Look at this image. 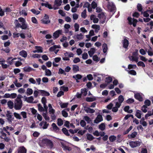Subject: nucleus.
<instances>
[{
  "label": "nucleus",
  "instance_id": "nucleus-1",
  "mask_svg": "<svg viewBox=\"0 0 153 153\" xmlns=\"http://www.w3.org/2000/svg\"><path fill=\"white\" fill-rule=\"evenodd\" d=\"M22 60V59L20 58L15 57L11 59L10 63V64H14L16 67L22 65L21 61Z\"/></svg>",
  "mask_w": 153,
  "mask_h": 153
},
{
  "label": "nucleus",
  "instance_id": "nucleus-2",
  "mask_svg": "<svg viewBox=\"0 0 153 153\" xmlns=\"http://www.w3.org/2000/svg\"><path fill=\"white\" fill-rule=\"evenodd\" d=\"M107 8L108 11L115 12L116 7L114 3L112 1H108L107 4Z\"/></svg>",
  "mask_w": 153,
  "mask_h": 153
},
{
  "label": "nucleus",
  "instance_id": "nucleus-3",
  "mask_svg": "<svg viewBox=\"0 0 153 153\" xmlns=\"http://www.w3.org/2000/svg\"><path fill=\"white\" fill-rule=\"evenodd\" d=\"M23 105L22 101L15 100L14 102V108L16 110L21 109Z\"/></svg>",
  "mask_w": 153,
  "mask_h": 153
},
{
  "label": "nucleus",
  "instance_id": "nucleus-4",
  "mask_svg": "<svg viewBox=\"0 0 153 153\" xmlns=\"http://www.w3.org/2000/svg\"><path fill=\"white\" fill-rule=\"evenodd\" d=\"M42 142L45 144L50 148H52L53 146V143L52 141L48 139H43L42 140Z\"/></svg>",
  "mask_w": 153,
  "mask_h": 153
},
{
  "label": "nucleus",
  "instance_id": "nucleus-5",
  "mask_svg": "<svg viewBox=\"0 0 153 153\" xmlns=\"http://www.w3.org/2000/svg\"><path fill=\"white\" fill-rule=\"evenodd\" d=\"M7 119L9 123H12V121L14 120V117H13L12 113L9 111H7L6 114Z\"/></svg>",
  "mask_w": 153,
  "mask_h": 153
},
{
  "label": "nucleus",
  "instance_id": "nucleus-6",
  "mask_svg": "<svg viewBox=\"0 0 153 153\" xmlns=\"http://www.w3.org/2000/svg\"><path fill=\"white\" fill-rule=\"evenodd\" d=\"M141 143L139 141H131L129 142L130 146L132 148H134L137 146H139L141 145Z\"/></svg>",
  "mask_w": 153,
  "mask_h": 153
},
{
  "label": "nucleus",
  "instance_id": "nucleus-7",
  "mask_svg": "<svg viewBox=\"0 0 153 153\" xmlns=\"http://www.w3.org/2000/svg\"><path fill=\"white\" fill-rule=\"evenodd\" d=\"M128 21L129 24L130 25H132L134 27H135L137 22V20L136 19H132L130 17H128Z\"/></svg>",
  "mask_w": 153,
  "mask_h": 153
},
{
  "label": "nucleus",
  "instance_id": "nucleus-8",
  "mask_svg": "<svg viewBox=\"0 0 153 153\" xmlns=\"http://www.w3.org/2000/svg\"><path fill=\"white\" fill-rule=\"evenodd\" d=\"M62 30H58L54 32L53 34V36L54 39L58 38L59 35L62 34Z\"/></svg>",
  "mask_w": 153,
  "mask_h": 153
},
{
  "label": "nucleus",
  "instance_id": "nucleus-9",
  "mask_svg": "<svg viewBox=\"0 0 153 153\" xmlns=\"http://www.w3.org/2000/svg\"><path fill=\"white\" fill-rule=\"evenodd\" d=\"M126 38V37H125L122 41L123 47L125 49L127 48L129 45V42Z\"/></svg>",
  "mask_w": 153,
  "mask_h": 153
},
{
  "label": "nucleus",
  "instance_id": "nucleus-10",
  "mask_svg": "<svg viewBox=\"0 0 153 153\" xmlns=\"http://www.w3.org/2000/svg\"><path fill=\"white\" fill-rule=\"evenodd\" d=\"M62 3L61 0H55L54 1V5L53 7L54 10H56L58 9V7H57L60 6Z\"/></svg>",
  "mask_w": 153,
  "mask_h": 153
},
{
  "label": "nucleus",
  "instance_id": "nucleus-11",
  "mask_svg": "<svg viewBox=\"0 0 153 153\" xmlns=\"http://www.w3.org/2000/svg\"><path fill=\"white\" fill-rule=\"evenodd\" d=\"M103 120V118L102 116L100 114L98 115L94 120V122L96 123H98L99 122Z\"/></svg>",
  "mask_w": 153,
  "mask_h": 153
},
{
  "label": "nucleus",
  "instance_id": "nucleus-12",
  "mask_svg": "<svg viewBox=\"0 0 153 153\" xmlns=\"http://www.w3.org/2000/svg\"><path fill=\"white\" fill-rule=\"evenodd\" d=\"M26 152L27 149L24 146H20L18 148L17 153H26Z\"/></svg>",
  "mask_w": 153,
  "mask_h": 153
},
{
  "label": "nucleus",
  "instance_id": "nucleus-13",
  "mask_svg": "<svg viewBox=\"0 0 153 153\" xmlns=\"http://www.w3.org/2000/svg\"><path fill=\"white\" fill-rule=\"evenodd\" d=\"M135 98L140 102L143 101V98L142 96L139 93H136L134 95Z\"/></svg>",
  "mask_w": 153,
  "mask_h": 153
},
{
  "label": "nucleus",
  "instance_id": "nucleus-14",
  "mask_svg": "<svg viewBox=\"0 0 153 153\" xmlns=\"http://www.w3.org/2000/svg\"><path fill=\"white\" fill-rule=\"evenodd\" d=\"M84 110L86 111L87 113L92 114L95 112V110L93 109H91L86 106L84 107Z\"/></svg>",
  "mask_w": 153,
  "mask_h": 153
},
{
  "label": "nucleus",
  "instance_id": "nucleus-15",
  "mask_svg": "<svg viewBox=\"0 0 153 153\" xmlns=\"http://www.w3.org/2000/svg\"><path fill=\"white\" fill-rule=\"evenodd\" d=\"M90 19L92 20L93 22L94 23L98 22L99 21L98 19L97 18L96 16L94 15H92L90 16Z\"/></svg>",
  "mask_w": 153,
  "mask_h": 153
},
{
  "label": "nucleus",
  "instance_id": "nucleus-16",
  "mask_svg": "<svg viewBox=\"0 0 153 153\" xmlns=\"http://www.w3.org/2000/svg\"><path fill=\"white\" fill-rule=\"evenodd\" d=\"M61 146L63 148L64 150H68L70 151L71 150V148L68 146H67L63 142L61 143Z\"/></svg>",
  "mask_w": 153,
  "mask_h": 153
},
{
  "label": "nucleus",
  "instance_id": "nucleus-17",
  "mask_svg": "<svg viewBox=\"0 0 153 153\" xmlns=\"http://www.w3.org/2000/svg\"><path fill=\"white\" fill-rule=\"evenodd\" d=\"M39 91L40 93L42 96H49L50 95V93L48 92L45 90H39Z\"/></svg>",
  "mask_w": 153,
  "mask_h": 153
},
{
  "label": "nucleus",
  "instance_id": "nucleus-18",
  "mask_svg": "<svg viewBox=\"0 0 153 153\" xmlns=\"http://www.w3.org/2000/svg\"><path fill=\"white\" fill-rule=\"evenodd\" d=\"M96 50L94 48H91L88 51V53L90 57H91L96 52Z\"/></svg>",
  "mask_w": 153,
  "mask_h": 153
},
{
  "label": "nucleus",
  "instance_id": "nucleus-19",
  "mask_svg": "<svg viewBox=\"0 0 153 153\" xmlns=\"http://www.w3.org/2000/svg\"><path fill=\"white\" fill-rule=\"evenodd\" d=\"M35 49L36 50L33 51V52L34 53H41L42 52V48L40 47L36 46Z\"/></svg>",
  "mask_w": 153,
  "mask_h": 153
},
{
  "label": "nucleus",
  "instance_id": "nucleus-20",
  "mask_svg": "<svg viewBox=\"0 0 153 153\" xmlns=\"http://www.w3.org/2000/svg\"><path fill=\"white\" fill-rule=\"evenodd\" d=\"M45 18L42 19L41 20L42 22L44 24H48L50 22V21L49 20L46 19L47 18H48V16L45 15Z\"/></svg>",
  "mask_w": 153,
  "mask_h": 153
},
{
  "label": "nucleus",
  "instance_id": "nucleus-21",
  "mask_svg": "<svg viewBox=\"0 0 153 153\" xmlns=\"http://www.w3.org/2000/svg\"><path fill=\"white\" fill-rule=\"evenodd\" d=\"M129 59L132 61H135L137 62L138 61V57L134 56H130L128 57Z\"/></svg>",
  "mask_w": 153,
  "mask_h": 153
},
{
  "label": "nucleus",
  "instance_id": "nucleus-22",
  "mask_svg": "<svg viewBox=\"0 0 153 153\" xmlns=\"http://www.w3.org/2000/svg\"><path fill=\"white\" fill-rule=\"evenodd\" d=\"M128 68L127 69H129V70H127L126 69V70L128 71V73L130 74L133 75H135L136 74V72L134 70H129L133 68Z\"/></svg>",
  "mask_w": 153,
  "mask_h": 153
},
{
  "label": "nucleus",
  "instance_id": "nucleus-23",
  "mask_svg": "<svg viewBox=\"0 0 153 153\" xmlns=\"http://www.w3.org/2000/svg\"><path fill=\"white\" fill-rule=\"evenodd\" d=\"M20 55L24 58H26L27 55V53L25 50H22L19 52Z\"/></svg>",
  "mask_w": 153,
  "mask_h": 153
},
{
  "label": "nucleus",
  "instance_id": "nucleus-24",
  "mask_svg": "<svg viewBox=\"0 0 153 153\" xmlns=\"http://www.w3.org/2000/svg\"><path fill=\"white\" fill-rule=\"evenodd\" d=\"M144 105H143V107L145 108H146V106L148 107L150 105L151 102L150 101L148 100H146L144 102Z\"/></svg>",
  "mask_w": 153,
  "mask_h": 153
},
{
  "label": "nucleus",
  "instance_id": "nucleus-25",
  "mask_svg": "<svg viewBox=\"0 0 153 153\" xmlns=\"http://www.w3.org/2000/svg\"><path fill=\"white\" fill-rule=\"evenodd\" d=\"M91 27L93 29H95V32L96 33H97L100 29V26L95 24L92 25Z\"/></svg>",
  "mask_w": 153,
  "mask_h": 153
},
{
  "label": "nucleus",
  "instance_id": "nucleus-26",
  "mask_svg": "<svg viewBox=\"0 0 153 153\" xmlns=\"http://www.w3.org/2000/svg\"><path fill=\"white\" fill-rule=\"evenodd\" d=\"M47 68H41L43 70H45V75L47 76H49L51 75V72L49 69H46Z\"/></svg>",
  "mask_w": 153,
  "mask_h": 153
},
{
  "label": "nucleus",
  "instance_id": "nucleus-27",
  "mask_svg": "<svg viewBox=\"0 0 153 153\" xmlns=\"http://www.w3.org/2000/svg\"><path fill=\"white\" fill-rule=\"evenodd\" d=\"M64 55L65 56L68 57V58L73 57L74 54L72 52H66L64 53Z\"/></svg>",
  "mask_w": 153,
  "mask_h": 153
},
{
  "label": "nucleus",
  "instance_id": "nucleus-28",
  "mask_svg": "<svg viewBox=\"0 0 153 153\" xmlns=\"http://www.w3.org/2000/svg\"><path fill=\"white\" fill-rule=\"evenodd\" d=\"M135 115L138 118L140 119L141 117V111L139 110H137Z\"/></svg>",
  "mask_w": 153,
  "mask_h": 153
},
{
  "label": "nucleus",
  "instance_id": "nucleus-29",
  "mask_svg": "<svg viewBox=\"0 0 153 153\" xmlns=\"http://www.w3.org/2000/svg\"><path fill=\"white\" fill-rule=\"evenodd\" d=\"M98 17L100 19H105L106 16L103 13H101L98 14Z\"/></svg>",
  "mask_w": 153,
  "mask_h": 153
},
{
  "label": "nucleus",
  "instance_id": "nucleus-30",
  "mask_svg": "<svg viewBox=\"0 0 153 153\" xmlns=\"http://www.w3.org/2000/svg\"><path fill=\"white\" fill-rule=\"evenodd\" d=\"M96 100V99L95 97H87L86 98V101L88 102H93Z\"/></svg>",
  "mask_w": 153,
  "mask_h": 153
},
{
  "label": "nucleus",
  "instance_id": "nucleus-31",
  "mask_svg": "<svg viewBox=\"0 0 153 153\" xmlns=\"http://www.w3.org/2000/svg\"><path fill=\"white\" fill-rule=\"evenodd\" d=\"M27 98H26V99H27ZM34 100V99L32 96H30L29 97H28L27 98V100L26 101L27 102L30 103H35L36 102H33V101Z\"/></svg>",
  "mask_w": 153,
  "mask_h": 153
},
{
  "label": "nucleus",
  "instance_id": "nucleus-32",
  "mask_svg": "<svg viewBox=\"0 0 153 153\" xmlns=\"http://www.w3.org/2000/svg\"><path fill=\"white\" fill-rule=\"evenodd\" d=\"M137 133L136 132L134 131L130 135H128V137L129 138H134L137 135Z\"/></svg>",
  "mask_w": 153,
  "mask_h": 153
},
{
  "label": "nucleus",
  "instance_id": "nucleus-33",
  "mask_svg": "<svg viewBox=\"0 0 153 153\" xmlns=\"http://www.w3.org/2000/svg\"><path fill=\"white\" fill-rule=\"evenodd\" d=\"M8 107L11 109H12L13 107L14 104L13 102L10 100L7 103Z\"/></svg>",
  "mask_w": 153,
  "mask_h": 153
},
{
  "label": "nucleus",
  "instance_id": "nucleus-34",
  "mask_svg": "<svg viewBox=\"0 0 153 153\" xmlns=\"http://www.w3.org/2000/svg\"><path fill=\"white\" fill-rule=\"evenodd\" d=\"M41 5L42 6H45L46 7H48L50 9H52V7L51 4L47 3H42Z\"/></svg>",
  "mask_w": 153,
  "mask_h": 153
},
{
  "label": "nucleus",
  "instance_id": "nucleus-35",
  "mask_svg": "<svg viewBox=\"0 0 153 153\" xmlns=\"http://www.w3.org/2000/svg\"><path fill=\"white\" fill-rule=\"evenodd\" d=\"M71 26L68 24H65V25L64 27L65 29V33H67L68 32V29L70 28Z\"/></svg>",
  "mask_w": 153,
  "mask_h": 153
},
{
  "label": "nucleus",
  "instance_id": "nucleus-36",
  "mask_svg": "<svg viewBox=\"0 0 153 153\" xmlns=\"http://www.w3.org/2000/svg\"><path fill=\"white\" fill-rule=\"evenodd\" d=\"M62 131L63 133L67 136H69L70 134H69L68 130L65 128H63L62 129Z\"/></svg>",
  "mask_w": 153,
  "mask_h": 153
},
{
  "label": "nucleus",
  "instance_id": "nucleus-37",
  "mask_svg": "<svg viewBox=\"0 0 153 153\" xmlns=\"http://www.w3.org/2000/svg\"><path fill=\"white\" fill-rule=\"evenodd\" d=\"M52 126L53 127V130L55 131H59V128L57 126L55 123H53L52 124Z\"/></svg>",
  "mask_w": 153,
  "mask_h": 153
},
{
  "label": "nucleus",
  "instance_id": "nucleus-38",
  "mask_svg": "<svg viewBox=\"0 0 153 153\" xmlns=\"http://www.w3.org/2000/svg\"><path fill=\"white\" fill-rule=\"evenodd\" d=\"M28 25L25 22L22 24V25H20V27L22 29H25L27 28Z\"/></svg>",
  "mask_w": 153,
  "mask_h": 153
},
{
  "label": "nucleus",
  "instance_id": "nucleus-39",
  "mask_svg": "<svg viewBox=\"0 0 153 153\" xmlns=\"http://www.w3.org/2000/svg\"><path fill=\"white\" fill-rule=\"evenodd\" d=\"M87 139L90 141H91L94 139V137L91 134H87Z\"/></svg>",
  "mask_w": 153,
  "mask_h": 153
},
{
  "label": "nucleus",
  "instance_id": "nucleus-40",
  "mask_svg": "<svg viewBox=\"0 0 153 153\" xmlns=\"http://www.w3.org/2000/svg\"><path fill=\"white\" fill-rule=\"evenodd\" d=\"M117 137L114 135H111L109 137V140L111 142H113L116 140Z\"/></svg>",
  "mask_w": 153,
  "mask_h": 153
},
{
  "label": "nucleus",
  "instance_id": "nucleus-41",
  "mask_svg": "<svg viewBox=\"0 0 153 153\" xmlns=\"http://www.w3.org/2000/svg\"><path fill=\"white\" fill-rule=\"evenodd\" d=\"M149 49L147 53L149 55L152 56L153 55V51L151 47L149 46Z\"/></svg>",
  "mask_w": 153,
  "mask_h": 153
},
{
  "label": "nucleus",
  "instance_id": "nucleus-42",
  "mask_svg": "<svg viewBox=\"0 0 153 153\" xmlns=\"http://www.w3.org/2000/svg\"><path fill=\"white\" fill-rule=\"evenodd\" d=\"M99 128L101 131H103L105 128V125L104 123H101L99 126Z\"/></svg>",
  "mask_w": 153,
  "mask_h": 153
},
{
  "label": "nucleus",
  "instance_id": "nucleus-43",
  "mask_svg": "<svg viewBox=\"0 0 153 153\" xmlns=\"http://www.w3.org/2000/svg\"><path fill=\"white\" fill-rule=\"evenodd\" d=\"M103 51L104 53H105L107 50V46L106 44L104 43L102 45Z\"/></svg>",
  "mask_w": 153,
  "mask_h": 153
},
{
  "label": "nucleus",
  "instance_id": "nucleus-44",
  "mask_svg": "<svg viewBox=\"0 0 153 153\" xmlns=\"http://www.w3.org/2000/svg\"><path fill=\"white\" fill-rule=\"evenodd\" d=\"M30 10L33 14L36 15H38L40 13V11L33 9H31Z\"/></svg>",
  "mask_w": 153,
  "mask_h": 153
},
{
  "label": "nucleus",
  "instance_id": "nucleus-45",
  "mask_svg": "<svg viewBox=\"0 0 153 153\" xmlns=\"http://www.w3.org/2000/svg\"><path fill=\"white\" fill-rule=\"evenodd\" d=\"M33 93V91L31 88H28L27 91V95H31Z\"/></svg>",
  "mask_w": 153,
  "mask_h": 153
},
{
  "label": "nucleus",
  "instance_id": "nucleus-46",
  "mask_svg": "<svg viewBox=\"0 0 153 153\" xmlns=\"http://www.w3.org/2000/svg\"><path fill=\"white\" fill-rule=\"evenodd\" d=\"M119 102L120 103H122L124 100L123 97L122 95H120L118 97Z\"/></svg>",
  "mask_w": 153,
  "mask_h": 153
},
{
  "label": "nucleus",
  "instance_id": "nucleus-47",
  "mask_svg": "<svg viewBox=\"0 0 153 153\" xmlns=\"http://www.w3.org/2000/svg\"><path fill=\"white\" fill-rule=\"evenodd\" d=\"M57 124L59 126H61L63 124V121L61 118H58L57 119Z\"/></svg>",
  "mask_w": 153,
  "mask_h": 153
},
{
  "label": "nucleus",
  "instance_id": "nucleus-48",
  "mask_svg": "<svg viewBox=\"0 0 153 153\" xmlns=\"http://www.w3.org/2000/svg\"><path fill=\"white\" fill-rule=\"evenodd\" d=\"M14 116L17 119L20 120L22 119V117L20 115L16 112H14L13 113Z\"/></svg>",
  "mask_w": 153,
  "mask_h": 153
},
{
  "label": "nucleus",
  "instance_id": "nucleus-49",
  "mask_svg": "<svg viewBox=\"0 0 153 153\" xmlns=\"http://www.w3.org/2000/svg\"><path fill=\"white\" fill-rule=\"evenodd\" d=\"M74 27L76 32L79 31V24L77 23H75L74 24Z\"/></svg>",
  "mask_w": 153,
  "mask_h": 153
},
{
  "label": "nucleus",
  "instance_id": "nucleus-50",
  "mask_svg": "<svg viewBox=\"0 0 153 153\" xmlns=\"http://www.w3.org/2000/svg\"><path fill=\"white\" fill-rule=\"evenodd\" d=\"M83 35L81 33H80L79 34H77L76 36V38L79 40L82 39L83 38Z\"/></svg>",
  "mask_w": 153,
  "mask_h": 153
},
{
  "label": "nucleus",
  "instance_id": "nucleus-51",
  "mask_svg": "<svg viewBox=\"0 0 153 153\" xmlns=\"http://www.w3.org/2000/svg\"><path fill=\"white\" fill-rule=\"evenodd\" d=\"M21 115L22 116L24 119H26L27 118V114L26 112L25 111H22L20 113Z\"/></svg>",
  "mask_w": 153,
  "mask_h": 153
},
{
  "label": "nucleus",
  "instance_id": "nucleus-52",
  "mask_svg": "<svg viewBox=\"0 0 153 153\" xmlns=\"http://www.w3.org/2000/svg\"><path fill=\"white\" fill-rule=\"evenodd\" d=\"M81 94L84 96H85L87 94V90L86 88L81 89Z\"/></svg>",
  "mask_w": 153,
  "mask_h": 153
},
{
  "label": "nucleus",
  "instance_id": "nucleus-53",
  "mask_svg": "<svg viewBox=\"0 0 153 153\" xmlns=\"http://www.w3.org/2000/svg\"><path fill=\"white\" fill-rule=\"evenodd\" d=\"M134 102V100L132 98H129L126 101V103L128 104L133 103Z\"/></svg>",
  "mask_w": 153,
  "mask_h": 153
},
{
  "label": "nucleus",
  "instance_id": "nucleus-54",
  "mask_svg": "<svg viewBox=\"0 0 153 153\" xmlns=\"http://www.w3.org/2000/svg\"><path fill=\"white\" fill-rule=\"evenodd\" d=\"M106 80L105 82H107L108 83H109L112 81V78L110 76H108L106 78Z\"/></svg>",
  "mask_w": 153,
  "mask_h": 153
},
{
  "label": "nucleus",
  "instance_id": "nucleus-55",
  "mask_svg": "<svg viewBox=\"0 0 153 153\" xmlns=\"http://www.w3.org/2000/svg\"><path fill=\"white\" fill-rule=\"evenodd\" d=\"M132 127V126H131L129 128L127 129L126 131L124 132L123 134L124 135L126 134H128L129 132L131 130Z\"/></svg>",
  "mask_w": 153,
  "mask_h": 153
},
{
  "label": "nucleus",
  "instance_id": "nucleus-56",
  "mask_svg": "<svg viewBox=\"0 0 153 153\" xmlns=\"http://www.w3.org/2000/svg\"><path fill=\"white\" fill-rule=\"evenodd\" d=\"M86 9H85L82 12L81 14V16L82 17L84 18H85L86 17Z\"/></svg>",
  "mask_w": 153,
  "mask_h": 153
},
{
  "label": "nucleus",
  "instance_id": "nucleus-57",
  "mask_svg": "<svg viewBox=\"0 0 153 153\" xmlns=\"http://www.w3.org/2000/svg\"><path fill=\"white\" fill-rule=\"evenodd\" d=\"M68 103H62L60 104V106L62 108H64L68 107Z\"/></svg>",
  "mask_w": 153,
  "mask_h": 153
},
{
  "label": "nucleus",
  "instance_id": "nucleus-58",
  "mask_svg": "<svg viewBox=\"0 0 153 153\" xmlns=\"http://www.w3.org/2000/svg\"><path fill=\"white\" fill-rule=\"evenodd\" d=\"M38 110L40 111H45V109L40 104H39L38 105Z\"/></svg>",
  "mask_w": 153,
  "mask_h": 153
},
{
  "label": "nucleus",
  "instance_id": "nucleus-59",
  "mask_svg": "<svg viewBox=\"0 0 153 153\" xmlns=\"http://www.w3.org/2000/svg\"><path fill=\"white\" fill-rule=\"evenodd\" d=\"M91 5L92 8L94 9L97 7V4L95 1H93L91 4Z\"/></svg>",
  "mask_w": 153,
  "mask_h": 153
},
{
  "label": "nucleus",
  "instance_id": "nucleus-60",
  "mask_svg": "<svg viewBox=\"0 0 153 153\" xmlns=\"http://www.w3.org/2000/svg\"><path fill=\"white\" fill-rule=\"evenodd\" d=\"M42 115L45 119L47 121H49L50 118L47 115V113H43Z\"/></svg>",
  "mask_w": 153,
  "mask_h": 153
},
{
  "label": "nucleus",
  "instance_id": "nucleus-61",
  "mask_svg": "<svg viewBox=\"0 0 153 153\" xmlns=\"http://www.w3.org/2000/svg\"><path fill=\"white\" fill-rule=\"evenodd\" d=\"M73 77L75 79H81L82 78V76L81 75L79 74H76V76H74Z\"/></svg>",
  "mask_w": 153,
  "mask_h": 153
},
{
  "label": "nucleus",
  "instance_id": "nucleus-62",
  "mask_svg": "<svg viewBox=\"0 0 153 153\" xmlns=\"http://www.w3.org/2000/svg\"><path fill=\"white\" fill-rule=\"evenodd\" d=\"M62 116L65 117H66L68 116V113L64 110L62 111Z\"/></svg>",
  "mask_w": 153,
  "mask_h": 153
},
{
  "label": "nucleus",
  "instance_id": "nucleus-63",
  "mask_svg": "<svg viewBox=\"0 0 153 153\" xmlns=\"http://www.w3.org/2000/svg\"><path fill=\"white\" fill-rule=\"evenodd\" d=\"M88 56L87 53H84L82 54V57L83 59H86L88 58Z\"/></svg>",
  "mask_w": 153,
  "mask_h": 153
},
{
  "label": "nucleus",
  "instance_id": "nucleus-64",
  "mask_svg": "<svg viewBox=\"0 0 153 153\" xmlns=\"http://www.w3.org/2000/svg\"><path fill=\"white\" fill-rule=\"evenodd\" d=\"M93 59L94 61L98 62L99 61L100 59L97 55H95L93 56Z\"/></svg>",
  "mask_w": 153,
  "mask_h": 153
}]
</instances>
